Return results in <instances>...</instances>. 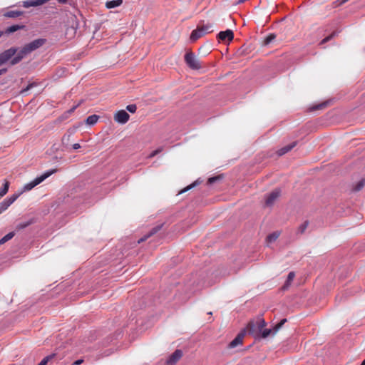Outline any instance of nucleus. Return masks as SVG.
Segmentation results:
<instances>
[{
  "instance_id": "nucleus-1",
  "label": "nucleus",
  "mask_w": 365,
  "mask_h": 365,
  "mask_svg": "<svg viewBox=\"0 0 365 365\" xmlns=\"http://www.w3.org/2000/svg\"><path fill=\"white\" fill-rule=\"evenodd\" d=\"M28 54H29V53L25 46L19 51L18 48L11 47L0 53V66L8 62L9 60H11V65H16Z\"/></svg>"
},
{
  "instance_id": "nucleus-2",
  "label": "nucleus",
  "mask_w": 365,
  "mask_h": 365,
  "mask_svg": "<svg viewBox=\"0 0 365 365\" xmlns=\"http://www.w3.org/2000/svg\"><path fill=\"white\" fill-rule=\"evenodd\" d=\"M266 325L267 323L263 317L262 316H259L256 319L251 320L244 330L246 331V333L247 332L255 338L258 339L262 329L264 328Z\"/></svg>"
},
{
  "instance_id": "nucleus-3",
  "label": "nucleus",
  "mask_w": 365,
  "mask_h": 365,
  "mask_svg": "<svg viewBox=\"0 0 365 365\" xmlns=\"http://www.w3.org/2000/svg\"><path fill=\"white\" fill-rule=\"evenodd\" d=\"M55 172H56L55 170H49V171H47L45 173L42 174L41 175L36 178L34 180L31 181L30 182L26 184L24 186V191L31 190L34 187H36V185H38L41 182H42L44 180H46L50 175H51L53 173H54Z\"/></svg>"
},
{
  "instance_id": "nucleus-4",
  "label": "nucleus",
  "mask_w": 365,
  "mask_h": 365,
  "mask_svg": "<svg viewBox=\"0 0 365 365\" xmlns=\"http://www.w3.org/2000/svg\"><path fill=\"white\" fill-rule=\"evenodd\" d=\"M185 61L192 69L198 70L201 68L200 61L192 52L186 53L185 55Z\"/></svg>"
},
{
  "instance_id": "nucleus-5",
  "label": "nucleus",
  "mask_w": 365,
  "mask_h": 365,
  "mask_svg": "<svg viewBox=\"0 0 365 365\" xmlns=\"http://www.w3.org/2000/svg\"><path fill=\"white\" fill-rule=\"evenodd\" d=\"M287 322L286 319H282L277 324H276L273 329H265L263 328L261 331V333L259 334V338H263L265 339L267 336H269L271 334L272 335H274L284 324V323Z\"/></svg>"
},
{
  "instance_id": "nucleus-6",
  "label": "nucleus",
  "mask_w": 365,
  "mask_h": 365,
  "mask_svg": "<svg viewBox=\"0 0 365 365\" xmlns=\"http://www.w3.org/2000/svg\"><path fill=\"white\" fill-rule=\"evenodd\" d=\"M46 42V39L44 38H38L35 39L33 41L25 45L27 51L29 53L33 52L34 51L38 49L41 46H42Z\"/></svg>"
},
{
  "instance_id": "nucleus-7",
  "label": "nucleus",
  "mask_w": 365,
  "mask_h": 365,
  "mask_svg": "<svg viewBox=\"0 0 365 365\" xmlns=\"http://www.w3.org/2000/svg\"><path fill=\"white\" fill-rule=\"evenodd\" d=\"M20 194H14L0 202V214L5 211L19 197Z\"/></svg>"
},
{
  "instance_id": "nucleus-8",
  "label": "nucleus",
  "mask_w": 365,
  "mask_h": 365,
  "mask_svg": "<svg viewBox=\"0 0 365 365\" xmlns=\"http://www.w3.org/2000/svg\"><path fill=\"white\" fill-rule=\"evenodd\" d=\"M129 114L124 110L118 111L114 115V120L120 124L126 123L129 120Z\"/></svg>"
},
{
  "instance_id": "nucleus-9",
  "label": "nucleus",
  "mask_w": 365,
  "mask_h": 365,
  "mask_svg": "<svg viewBox=\"0 0 365 365\" xmlns=\"http://www.w3.org/2000/svg\"><path fill=\"white\" fill-rule=\"evenodd\" d=\"M280 195V190L279 189H275L272 192H270L265 199V204L267 206H272L274 202Z\"/></svg>"
},
{
  "instance_id": "nucleus-10",
  "label": "nucleus",
  "mask_w": 365,
  "mask_h": 365,
  "mask_svg": "<svg viewBox=\"0 0 365 365\" xmlns=\"http://www.w3.org/2000/svg\"><path fill=\"white\" fill-rule=\"evenodd\" d=\"M245 334H246L245 330L241 331V332H240L237 335V336L229 344L228 347L230 349H233L239 345H241L242 344V341H243Z\"/></svg>"
},
{
  "instance_id": "nucleus-11",
  "label": "nucleus",
  "mask_w": 365,
  "mask_h": 365,
  "mask_svg": "<svg viewBox=\"0 0 365 365\" xmlns=\"http://www.w3.org/2000/svg\"><path fill=\"white\" fill-rule=\"evenodd\" d=\"M182 351L180 349L175 350L167 359V365H175L176 362L182 357Z\"/></svg>"
},
{
  "instance_id": "nucleus-12",
  "label": "nucleus",
  "mask_w": 365,
  "mask_h": 365,
  "mask_svg": "<svg viewBox=\"0 0 365 365\" xmlns=\"http://www.w3.org/2000/svg\"><path fill=\"white\" fill-rule=\"evenodd\" d=\"M218 38L221 40V41H231L233 38H234V34H233V32L232 31H231L230 29H227L225 31H220L219 34H218Z\"/></svg>"
},
{
  "instance_id": "nucleus-13",
  "label": "nucleus",
  "mask_w": 365,
  "mask_h": 365,
  "mask_svg": "<svg viewBox=\"0 0 365 365\" xmlns=\"http://www.w3.org/2000/svg\"><path fill=\"white\" fill-rule=\"evenodd\" d=\"M48 0H26L23 1V6L29 8L31 6H41L45 4Z\"/></svg>"
},
{
  "instance_id": "nucleus-14",
  "label": "nucleus",
  "mask_w": 365,
  "mask_h": 365,
  "mask_svg": "<svg viewBox=\"0 0 365 365\" xmlns=\"http://www.w3.org/2000/svg\"><path fill=\"white\" fill-rule=\"evenodd\" d=\"M203 36H205V33H203L201 29L197 26L196 29L192 31L190 38L192 41H195Z\"/></svg>"
},
{
  "instance_id": "nucleus-15",
  "label": "nucleus",
  "mask_w": 365,
  "mask_h": 365,
  "mask_svg": "<svg viewBox=\"0 0 365 365\" xmlns=\"http://www.w3.org/2000/svg\"><path fill=\"white\" fill-rule=\"evenodd\" d=\"M24 14L21 11H9L4 14V16L6 18L16 19L19 18Z\"/></svg>"
},
{
  "instance_id": "nucleus-16",
  "label": "nucleus",
  "mask_w": 365,
  "mask_h": 365,
  "mask_svg": "<svg viewBox=\"0 0 365 365\" xmlns=\"http://www.w3.org/2000/svg\"><path fill=\"white\" fill-rule=\"evenodd\" d=\"M161 227H162V225H158V226L153 227L148 235H146L144 237L139 239L138 240V243H140L142 242L145 241L148 237H150V236H152L154 234H155L156 232H158L161 229Z\"/></svg>"
},
{
  "instance_id": "nucleus-17",
  "label": "nucleus",
  "mask_w": 365,
  "mask_h": 365,
  "mask_svg": "<svg viewBox=\"0 0 365 365\" xmlns=\"http://www.w3.org/2000/svg\"><path fill=\"white\" fill-rule=\"evenodd\" d=\"M296 142H294V143H292L291 144L289 145H287L283 148H282L281 149H279L278 151H277V153H278V155L281 156V155H284L285 153H288L289 151H290L293 148L295 147L296 145Z\"/></svg>"
},
{
  "instance_id": "nucleus-18",
  "label": "nucleus",
  "mask_w": 365,
  "mask_h": 365,
  "mask_svg": "<svg viewBox=\"0 0 365 365\" xmlns=\"http://www.w3.org/2000/svg\"><path fill=\"white\" fill-rule=\"evenodd\" d=\"M123 4V0H111L108 1L106 3V7L108 9H113L118 6H121Z\"/></svg>"
},
{
  "instance_id": "nucleus-19",
  "label": "nucleus",
  "mask_w": 365,
  "mask_h": 365,
  "mask_svg": "<svg viewBox=\"0 0 365 365\" xmlns=\"http://www.w3.org/2000/svg\"><path fill=\"white\" fill-rule=\"evenodd\" d=\"M198 26L201 29L203 33H205V35L209 33L212 32V24L211 23H207L205 24H198Z\"/></svg>"
},
{
  "instance_id": "nucleus-20",
  "label": "nucleus",
  "mask_w": 365,
  "mask_h": 365,
  "mask_svg": "<svg viewBox=\"0 0 365 365\" xmlns=\"http://www.w3.org/2000/svg\"><path fill=\"white\" fill-rule=\"evenodd\" d=\"M295 277V273L294 272H290L287 276V279L284 284V286L282 287V289L284 290L287 289L291 284V283L292 282L294 278Z\"/></svg>"
},
{
  "instance_id": "nucleus-21",
  "label": "nucleus",
  "mask_w": 365,
  "mask_h": 365,
  "mask_svg": "<svg viewBox=\"0 0 365 365\" xmlns=\"http://www.w3.org/2000/svg\"><path fill=\"white\" fill-rule=\"evenodd\" d=\"M24 28H25L24 25H12L11 26L8 27L5 30V34H10L11 33H14L18 30H20V29H22Z\"/></svg>"
},
{
  "instance_id": "nucleus-22",
  "label": "nucleus",
  "mask_w": 365,
  "mask_h": 365,
  "mask_svg": "<svg viewBox=\"0 0 365 365\" xmlns=\"http://www.w3.org/2000/svg\"><path fill=\"white\" fill-rule=\"evenodd\" d=\"M279 235H280L279 232H278V231L274 232L269 234L267 237L266 241L267 242V243H272L277 240V239L279 237Z\"/></svg>"
},
{
  "instance_id": "nucleus-23",
  "label": "nucleus",
  "mask_w": 365,
  "mask_h": 365,
  "mask_svg": "<svg viewBox=\"0 0 365 365\" xmlns=\"http://www.w3.org/2000/svg\"><path fill=\"white\" fill-rule=\"evenodd\" d=\"M9 182L5 181L3 186L0 188V198L2 197L3 196H4L7 193V192L9 190Z\"/></svg>"
},
{
  "instance_id": "nucleus-24",
  "label": "nucleus",
  "mask_w": 365,
  "mask_h": 365,
  "mask_svg": "<svg viewBox=\"0 0 365 365\" xmlns=\"http://www.w3.org/2000/svg\"><path fill=\"white\" fill-rule=\"evenodd\" d=\"M99 117L97 115H89L86 119V123L88 125H94L97 123Z\"/></svg>"
},
{
  "instance_id": "nucleus-25",
  "label": "nucleus",
  "mask_w": 365,
  "mask_h": 365,
  "mask_svg": "<svg viewBox=\"0 0 365 365\" xmlns=\"http://www.w3.org/2000/svg\"><path fill=\"white\" fill-rule=\"evenodd\" d=\"M276 38V35L274 34H270L268 35L264 40L263 44L264 46H267L271 42H272Z\"/></svg>"
},
{
  "instance_id": "nucleus-26",
  "label": "nucleus",
  "mask_w": 365,
  "mask_h": 365,
  "mask_svg": "<svg viewBox=\"0 0 365 365\" xmlns=\"http://www.w3.org/2000/svg\"><path fill=\"white\" fill-rule=\"evenodd\" d=\"M14 236V232H11L8 233L7 235H6L4 237H2L0 240V245L4 244L6 242L9 241V240L12 239Z\"/></svg>"
},
{
  "instance_id": "nucleus-27",
  "label": "nucleus",
  "mask_w": 365,
  "mask_h": 365,
  "mask_svg": "<svg viewBox=\"0 0 365 365\" xmlns=\"http://www.w3.org/2000/svg\"><path fill=\"white\" fill-rule=\"evenodd\" d=\"M364 185H365V180L364 179H361L354 186V191H359V190H361L364 187Z\"/></svg>"
},
{
  "instance_id": "nucleus-28",
  "label": "nucleus",
  "mask_w": 365,
  "mask_h": 365,
  "mask_svg": "<svg viewBox=\"0 0 365 365\" xmlns=\"http://www.w3.org/2000/svg\"><path fill=\"white\" fill-rule=\"evenodd\" d=\"M307 227H308V222L306 221L299 225V227H298L297 232L299 234H303L304 232V231L306 230V229L307 228Z\"/></svg>"
},
{
  "instance_id": "nucleus-29",
  "label": "nucleus",
  "mask_w": 365,
  "mask_h": 365,
  "mask_svg": "<svg viewBox=\"0 0 365 365\" xmlns=\"http://www.w3.org/2000/svg\"><path fill=\"white\" fill-rule=\"evenodd\" d=\"M54 354H51L43 358L38 365H46L47 363L54 357Z\"/></svg>"
},
{
  "instance_id": "nucleus-30",
  "label": "nucleus",
  "mask_w": 365,
  "mask_h": 365,
  "mask_svg": "<svg viewBox=\"0 0 365 365\" xmlns=\"http://www.w3.org/2000/svg\"><path fill=\"white\" fill-rule=\"evenodd\" d=\"M30 224H31L30 222L19 223L16 225V230H20L24 229V228L27 227Z\"/></svg>"
},
{
  "instance_id": "nucleus-31",
  "label": "nucleus",
  "mask_w": 365,
  "mask_h": 365,
  "mask_svg": "<svg viewBox=\"0 0 365 365\" xmlns=\"http://www.w3.org/2000/svg\"><path fill=\"white\" fill-rule=\"evenodd\" d=\"M126 109L130 113H133L136 111L137 107H136L135 104H130V105L127 106Z\"/></svg>"
},
{
  "instance_id": "nucleus-32",
  "label": "nucleus",
  "mask_w": 365,
  "mask_h": 365,
  "mask_svg": "<svg viewBox=\"0 0 365 365\" xmlns=\"http://www.w3.org/2000/svg\"><path fill=\"white\" fill-rule=\"evenodd\" d=\"M163 150V148H159L155 150H153L150 155H149V158H153L154 156H155L156 155H158V153H160L161 151Z\"/></svg>"
},
{
  "instance_id": "nucleus-33",
  "label": "nucleus",
  "mask_w": 365,
  "mask_h": 365,
  "mask_svg": "<svg viewBox=\"0 0 365 365\" xmlns=\"http://www.w3.org/2000/svg\"><path fill=\"white\" fill-rule=\"evenodd\" d=\"M71 134H65L62 138L63 144H68L70 140Z\"/></svg>"
},
{
  "instance_id": "nucleus-34",
  "label": "nucleus",
  "mask_w": 365,
  "mask_h": 365,
  "mask_svg": "<svg viewBox=\"0 0 365 365\" xmlns=\"http://www.w3.org/2000/svg\"><path fill=\"white\" fill-rule=\"evenodd\" d=\"M327 106V103H320L319 105H317L312 108V110H318L325 108Z\"/></svg>"
},
{
  "instance_id": "nucleus-35",
  "label": "nucleus",
  "mask_w": 365,
  "mask_h": 365,
  "mask_svg": "<svg viewBox=\"0 0 365 365\" xmlns=\"http://www.w3.org/2000/svg\"><path fill=\"white\" fill-rule=\"evenodd\" d=\"M335 36V33H333L332 34L329 35V36L324 38L322 41H321V44H323L327 41H329L331 38H333V36Z\"/></svg>"
},
{
  "instance_id": "nucleus-36",
  "label": "nucleus",
  "mask_w": 365,
  "mask_h": 365,
  "mask_svg": "<svg viewBox=\"0 0 365 365\" xmlns=\"http://www.w3.org/2000/svg\"><path fill=\"white\" fill-rule=\"evenodd\" d=\"M349 0H337L336 1L334 2V4H335V6H339L344 4H345L346 2H347Z\"/></svg>"
},
{
  "instance_id": "nucleus-37",
  "label": "nucleus",
  "mask_w": 365,
  "mask_h": 365,
  "mask_svg": "<svg viewBox=\"0 0 365 365\" xmlns=\"http://www.w3.org/2000/svg\"><path fill=\"white\" fill-rule=\"evenodd\" d=\"M196 184H197L196 182H194V183H192V184L190 185L189 186H187V187H185V189H183V190L180 192V193H182V192H186V191L189 190L190 189H191V188H192L193 187H195V186L196 185Z\"/></svg>"
},
{
  "instance_id": "nucleus-38",
  "label": "nucleus",
  "mask_w": 365,
  "mask_h": 365,
  "mask_svg": "<svg viewBox=\"0 0 365 365\" xmlns=\"http://www.w3.org/2000/svg\"><path fill=\"white\" fill-rule=\"evenodd\" d=\"M219 179V177H212L208 179V183L212 184L217 181Z\"/></svg>"
},
{
  "instance_id": "nucleus-39",
  "label": "nucleus",
  "mask_w": 365,
  "mask_h": 365,
  "mask_svg": "<svg viewBox=\"0 0 365 365\" xmlns=\"http://www.w3.org/2000/svg\"><path fill=\"white\" fill-rule=\"evenodd\" d=\"M83 359H78L74 361L71 365H79L83 363Z\"/></svg>"
},
{
  "instance_id": "nucleus-40",
  "label": "nucleus",
  "mask_w": 365,
  "mask_h": 365,
  "mask_svg": "<svg viewBox=\"0 0 365 365\" xmlns=\"http://www.w3.org/2000/svg\"><path fill=\"white\" fill-rule=\"evenodd\" d=\"M33 86H34L33 84H29L26 88H24L22 91V93L28 91L31 87H33Z\"/></svg>"
},
{
  "instance_id": "nucleus-41",
  "label": "nucleus",
  "mask_w": 365,
  "mask_h": 365,
  "mask_svg": "<svg viewBox=\"0 0 365 365\" xmlns=\"http://www.w3.org/2000/svg\"><path fill=\"white\" fill-rule=\"evenodd\" d=\"M80 148H81V145H80L79 143H75V144L73 145V148L74 150H77V149H78Z\"/></svg>"
},
{
  "instance_id": "nucleus-42",
  "label": "nucleus",
  "mask_w": 365,
  "mask_h": 365,
  "mask_svg": "<svg viewBox=\"0 0 365 365\" xmlns=\"http://www.w3.org/2000/svg\"><path fill=\"white\" fill-rule=\"evenodd\" d=\"M78 105L73 106V107L72 108H71L68 112L69 113H72V112H73V111H74V110L78 107Z\"/></svg>"
},
{
  "instance_id": "nucleus-43",
  "label": "nucleus",
  "mask_w": 365,
  "mask_h": 365,
  "mask_svg": "<svg viewBox=\"0 0 365 365\" xmlns=\"http://www.w3.org/2000/svg\"><path fill=\"white\" fill-rule=\"evenodd\" d=\"M6 71V68H4V69H1L0 70V76L4 74L5 72Z\"/></svg>"
},
{
  "instance_id": "nucleus-44",
  "label": "nucleus",
  "mask_w": 365,
  "mask_h": 365,
  "mask_svg": "<svg viewBox=\"0 0 365 365\" xmlns=\"http://www.w3.org/2000/svg\"><path fill=\"white\" fill-rule=\"evenodd\" d=\"M61 3H66L67 0H58Z\"/></svg>"
},
{
  "instance_id": "nucleus-45",
  "label": "nucleus",
  "mask_w": 365,
  "mask_h": 365,
  "mask_svg": "<svg viewBox=\"0 0 365 365\" xmlns=\"http://www.w3.org/2000/svg\"><path fill=\"white\" fill-rule=\"evenodd\" d=\"M361 365H365V359L362 361V363L361 364Z\"/></svg>"
},
{
  "instance_id": "nucleus-46",
  "label": "nucleus",
  "mask_w": 365,
  "mask_h": 365,
  "mask_svg": "<svg viewBox=\"0 0 365 365\" xmlns=\"http://www.w3.org/2000/svg\"><path fill=\"white\" fill-rule=\"evenodd\" d=\"M4 32L0 31V37L3 35Z\"/></svg>"
}]
</instances>
